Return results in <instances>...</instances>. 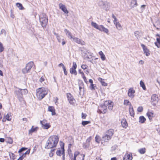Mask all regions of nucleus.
<instances>
[{
    "mask_svg": "<svg viewBox=\"0 0 160 160\" xmlns=\"http://www.w3.org/2000/svg\"><path fill=\"white\" fill-rule=\"evenodd\" d=\"M146 120V118L143 116H140L139 118V122L141 123H143Z\"/></svg>",
    "mask_w": 160,
    "mask_h": 160,
    "instance_id": "obj_33",
    "label": "nucleus"
},
{
    "mask_svg": "<svg viewBox=\"0 0 160 160\" xmlns=\"http://www.w3.org/2000/svg\"><path fill=\"white\" fill-rule=\"evenodd\" d=\"M33 65V63L32 62H29L26 65V67L22 69V72L23 73H26L30 72L31 69Z\"/></svg>",
    "mask_w": 160,
    "mask_h": 160,
    "instance_id": "obj_6",
    "label": "nucleus"
},
{
    "mask_svg": "<svg viewBox=\"0 0 160 160\" xmlns=\"http://www.w3.org/2000/svg\"><path fill=\"white\" fill-rule=\"evenodd\" d=\"M109 103V101H105L103 104H101L98 107V112L100 113H105L107 111V106Z\"/></svg>",
    "mask_w": 160,
    "mask_h": 160,
    "instance_id": "obj_4",
    "label": "nucleus"
},
{
    "mask_svg": "<svg viewBox=\"0 0 160 160\" xmlns=\"http://www.w3.org/2000/svg\"><path fill=\"white\" fill-rule=\"evenodd\" d=\"M77 67L76 63L73 62V65L72 68L70 69V72L72 74H73L75 75H76L77 74V72L76 70Z\"/></svg>",
    "mask_w": 160,
    "mask_h": 160,
    "instance_id": "obj_9",
    "label": "nucleus"
},
{
    "mask_svg": "<svg viewBox=\"0 0 160 160\" xmlns=\"http://www.w3.org/2000/svg\"><path fill=\"white\" fill-rule=\"evenodd\" d=\"M27 149V148H22L19 150V151H18V152L20 153L22 152L23 151L26 150Z\"/></svg>",
    "mask_w": 160,
    "mask_h": 160,
    "instance_id": "obj_52",
    "label": "nucleus"
},
{
    "mask_svg": "<svg viewBox=\"0 0 160 160\" xmlns=\"http://www.w3.org/2000/svg\"><path fill=\"white\" fill-rule=\"evenodd\" d=\"M79 87L80 91V93L82 91L83 92L84 91V83L82 82H80L79 83Z\"/></svg>",
    "mask_w": 160,
    "mask_h": 160,
    "instance_id": "obj_24",
    "label": "nucleus"
},
{
    "mask_svg": "<svg viewBox=\"0 0 160 160\" xmlns=\"http://www.w3.org/2000/svg\"><path fill=\"white\" fill-rule=\"evenodd\" d=\"M130 114L132 117H134V112L132 106H131L129 108Z\"/></svg>",
    "mask_w": 160,
    "mask_h": 160,
    "instance_id": "obj_25",
    "label": "nucleus"
},
{
    "mask_svg": "<svg viewBox=\"0 0 160 160\" xmlns=\"http://www.w3.org/2000/svg\"><path fill=\"white\" fill-rule=\"evenodd\" d=\"M30 149H29L27 150L23 155H24L23 157H25L26 154H29L30 153Z\"/></svg>",
    "mask_w": 160,
    "mask_h": 160,
    "instance_id": "obj_55",
    "label": "nucleus"
},
{
    "mask_svg": "<svg viewBox=\"0 0 160 160\" xmlns=\"http://www.w3.org/2000/svg\"><path fill=\"white\" fill-rule=\"evenodd\" d=\"M99 54L100 55L102 61H104L105 60V56L102 51H100L99 52Z\"/></svg>",
    "mask_w": 160,
    "mask_h": 160,
    "instance_id": "obj_30",
    "label": "nucleus"
},
{
    "mask_svg": "<svg viewBox=\"0 0 160 160\" xmlns=\"http://www.w3.org/2000/svg\"><path fill=\"white\" fill-rule=\"evenodd\" d=\"M91 137L88 138L86 140V142L83 143V147L84 148H88L90 145V142L91 140Z\"/></svg>",
    "mask_w": 160,
    "mask_h": 160,
    "instance_id": "obj_16",
    "label": "nucleus"
},
{
    "mask_svg": "<svg viewBox=\"0 0 160 160\" xmlns=\"http://www.w3.org/2000/svg\"><path fill=\"white\" fill-rule=\"evenodd\" d=\"M9 156L10 157V158L11 159V160H14L16 158L15 155L12 153H10Z\"/></svg>",
    "mask_w": 160,
    "mask_h": 160,
    "instance_id": "obj_41",
    "label": "nucleus"
},
{
    "mask_svg": "<svg viewBox=\"0 0 160 160\" xmlns=\"http://www.w3.org/2000/svg\"><path fill=\"white\" fill-rule=\"evenodd\" d=\"M48 111L52 112V115H55L56 114L55 110L54 108L52 106H49L48 108Z\"/></svg>",
    "mask_w": 160,
    "mask_h": 160,
    "instance_id": "obj_27",
    "label": "nucleus"
},
{
    "mask_svg": "<svg viewBox=\"0 0 160 160\" xmlns=\"http://www.w3.org/2000/svg\"><path fill=\"white\" fill-rule=\"evenodd\" d=\"M16 6L20 10H22L23 9L22 5L19 3H17L16 4Z\"/></svg>",
    "mask_w": 160,
    "mask_h": 160,
    "instance_id": "obj_43",
    "label": "nucleus"
},
{
    "mask_svg": "<svg viewBox=\"0 0 160 160\" xmlns=\"http://www.w3.org/2000/svg\"><path fill=\"white\" fill-rule=\"evenodd\" d=\"M117 29L118 30H121L122 29V27L119 23L118 22L116 25H115Z\"/></svg>",
    "mask_w": 160,
    "mask_h": 160,
    "instance_id": "obj_40",
    "label": "nucleus"
},
{
    "mask_svg": "<svg viewBox=\"0 0 160 160\" xmlns=\"http://www.w3.org/2000/svg\"><path fill=\"white\" fill-rule=\"evenodd\" d=\"M67 98L69 102L71 104L73 105L74 104L75 100L70 93H68L67 94Z\"/></svg>",
    "mask_w": 160,
    "mask_h": 160,
    "instance_id": "obj_11",
    "label": "nucleus"
},
{
    "mask_svg": "<svg viewBox=\"0 0 160 160\" xmlns=\"http://www.w3.org/2000/svg\"><path fill=\"white\" fill-rule=\"evenodd\" d=\"M63 69V70L64 71V73L65 75H67V72L66 70L65 67L64 68H62Z\"/></svg>",
    "mask_w": 160,
    "mask_h": 160,
    "instance_id": "obj_59",
    "label": "nucleus"
},
{
    "mask_svg": "<svg viewBox=\"0 0 160 160\" xmlns=\"http://www.w3.org/2000/svg\"><path fill=\"white\" fill-rule=\"evenodd\" d=\"M137 2L136 0H132L131 2V5L132 7H136L137 6Z\"/></svg>",
    "mask_w": 160,
    "mask_h": 160,
    "instance_id": "obj_36",
    "label": "nucleus"
},
{
    "mask_svg": "<svg viewBox=\"0 0 160 160\" xmlns=\"http://www.w3.org/2000/svg\"><path fill=\"white\" fill-rule=\"evenodd\" d=\"M98 80L100 82L102 85L104 86H106L107 85V84L106 83L103 79H102V78H99L98 79Z\"/></svg>",
    "mask_w": 160,
    "mask_h": 160,
    "instance_id": "obj_32",
    "label": "nucleus"
},
{
    "mask_svg": "<svg viewBox=\"0 0 160 160\" xmlns=\"http://www.w3.org/2000/svg\"><path fill=\"white\" fill-rule=\"evenodd\" d=\"M109 101V103L108 105V108L109 110H111L112 109L113 104V103L111 101Z\"/></svg>",
    "mask_w": 160,
    "mask_h": 160,
    "instance_id": "obj_42",
    "label": "nucleus"
},
{
    "mask_svg": "<svg viewBox=\"0 0 160 160\" xmlns=\"http://www.w3.org/2000/svg\"><path fill=\"white\" fill-rule=\"evenodd\" d=\"M57 38L59 42H61V38L59 35H57Z\"/></svg>",
    "mask_w": 160,
    "mask_h": 160,
    "instance_id": "obj_58",
    "label": "nucleus"
},
{
    "mask_svg": "<svg viewBox=\"0 0 160 160\" xmlns=\"http://www.w3.org/2000/svg\"><path fill=\"white\" fill-rule=\"evenodd\" d=\"M135 93V91L134 90L133 88H131L129 89L128 90V96L130 98H132L134 96V93Z\"/></svg>",
    "mask_w": 160,
    "mask_h": 160,
    "instance_id": "obj_12",
    "label": "nucleus"
},
{
    "mask_svg": "<svg viewBox=\"0 0 160 160\" xmlns=\"http://www.w3.org/2000/svg\"><path fill=\"white\" fill-rule=\"evenodd\" d=\"M94 86V84H91L90 86V88L92 90L95 89Z\"/></svg>",
    "mask_w": 160,
    "mask_h": 160,
    "instance_id": "obj_56",
    "label": "nucleus"
},
{
    "mask_svg": "<svg viewBox=\"0 0 160 160\" xmlns=\"http://www.w3.org/2000/svg\"><path fill=\"white\" fill-rule=\"evenodd\" d=\"M141 46L143 48L144 53L147 56H148L150 55L149 50L143 44H141Z\"/></svg>",
    "mask_w": 160,
    "mask_h": 160,
    "instance_id": "obj_17",
    "label": "nucleus"
},
{
    "mask_svg": "<svg viewBox=\"0 0 160 160\" xmlns=\"http://www.w3.org/2000/svg\"><path fill=\"white\" fill-rule=\"evenodd\" d=\"M157 42H155V44L158 48H159L160 45V37L157 38Z\"/></svg>",
    "mask_w": 160,
    "mask_h": 160,
    "instance_id": "obj_34",
    "label": "nucleus"
},
{
    "mask_svg": "<svg viewBox=\"0 0 160 160\" xmlns=\"http://www.w3.org/2000/svg\"><path fill=\"white\" fill-rule=\"evenodd\" d=\"M28 93V91L26 89L17 88L14 92L15 94L16 95L20 101H22L23 100V95H26Z\"/></svg>",
    "mask_w": 160,
    "mask_h": 160,
    "instance_id": "obj_3",
    "label": "nucleus"
},
{
    "mask_svg": "<svg viewBox=\"0 0 160 160\" xmlns=\"http://www.w3.org/2000/svg\"><path fill=\"white\" fill-rule=\"evenodd\" d=\"M40 22L41 25L43 27H45L48 22V19L45 14L43 13L39 16Z\"/></svg>",
    "mask_w": 160,
    "mask_h": 160,
    "instance_id": "obj_5",
    "label": "nucleus"
},
{
    "mask_svg": "<svg viewBox=\"0 0 160 160\" xmlns=\"http://www.w3.org/2000/svg\"><path fill=\"white\" fill-rule=\"evenodd\" d=\"M124 104L126 105H131V103L128 100H125L124 102Z\"/></svg>",
    "mask_w": 160,
    "mask_h": 160,
    "instance_id": "obj_45",
    "label": "nucleus"
},
{
    "mask_svg": "<svg viewBox=\"0 0 160 160\" xmlns=\"http://www.w3.org/2000/svg\"><path fill=\"white\" fill-rule=\"evenodd\" d=\"M12 142H13V141H12V139L11 138H10V139H9V142H8L10 144H12Z\"/></svg>",
    "mask_w": 160,
    "mask_h": 160,
    "instance_id": "obj_64",
    "label": "nucleus"
},
{
    "mask_svg": "<svg viewBox=\"0 0 160 160\" xmlns=\"http://www.w3.org/2000/svg\"><path fill=\"white\" fill-rule=\"evenodd\" d=\"M59 6L60 9H61L65 13H68L69 12L67 9L65 5L61 3L59 4Z\"/></svg>",
    "mask_w": 160,
    "mask_h": 160,
    "instance_id": "obj_14",
    "label": "nucleus"
},
{
    "mask_svg": "<svg viewBox=\"0 0 160 160\" xmlns=\"http://www.w3.org/2000/svg\"><path fill=\"white\" fill-rule=\"evenodd\" d=\"M154 26L158 30L160 29V21L159 20H157L154 24H153Z\"/></svg>",
    "mask_w": 160,
    "mask_h": 160,
    "instance_id": "obj_23",
    "label": "nucleus"
},
{
    "mask_svg": "<svg viewBox=\"0 0 160 160\" xmlns=\"http://www.w3.org/2000/svg\"><path fill=\"white\" fill-rule=\"evenodd\" d=\"M157 81L159 84V85H160V77H158L157 80Z\"/></svg>",
    "mask_w": 160,
    "mask_h": 160,
    "instance_id": "obj_62",
    "label": "nucleus"
},
{
    "mask_svg": "<svg viewBox=\"0 0 160 160\" xmlns=\"http://www.w3.org/2000/svg\"><path fill=\"white\" fill-rule=\"evenodd\" d=\"M122 125L123 127L126 128L128 126V124L125 120L123 119L121 121Z\"/></svg>",
    "mask_w": 160,
    "mask_h": 160,
    "instance_id": "obj_28",
    "label": "nucleus"
},
{
    "mask_svg": "<svg viewBox=\"0 0 160 160\" xmlns=\"http://www.w3.org/2000/svg\"><path fill=\"white\" fill-rule=\"evenodd\" d=\"M78 71L79 73L81 74L82 76V75H83L84 73L82 71H81L80 69Z\"/></svg>",
    "mask_w": 160,
    "mask_h": 160,
    "instance_id": "obj_63",
    "label": "nucleus"
},
{
    "mask_svg": "<svg viewBox=\"0 0 160 160\" xmlns=\"http://www.w3.org/2000/svg\"><path fill=\"white\" fill-rule=\"evenodd\" d=\"M38 129V127H36L35 128H34L33 126H32L31 128L29 130V133H32V132L37 131Z\"/></svg>",
    "mask_w": 160,
    "mask_h": 160,
    "instance_id": "obj_31",
    "label": "nucleus"
},
{
    "mask_svg": "<svg viewBox=\"0 0 160 160\" xmlns=\"http://www.w3.org/2000/svg\"><path fill=\"white\" fill-rule=\"evenodd\" d=\"M36 95L38 99H42L48 92V88H39L36 90Z\"/></svg>",
    "mask_w": 160,
    "mask_h": 160,
    "instance_id": "obj_2",
    "label": "nucleus"
},
{
    "mask_svg": "<svg viewBox=\"0 0 160 160\" xmlns=\"http://www.w3.org/2000/svg\"><path fill=\"white\" fill-rule=\"evenodd\" d=\"M98 30L99 31L103 32L106 33L108 34V33L109 32V31L108 29L105 28L102 25H99V27H98Z\"/></svg>",
    "mask_w": 160,
    "mask_h": 160,
    "instance_id": "obj_18",
    "label": "nucleus"
},
{
    "mask_svg": "<svg viewBox=\"0 0 160 160\" xmlns=\"http://www.w3.org/2000/svg\"><path fill=\"white\" fill-rule=\"evenodd\" d=\"M23 156H24V155H22L19 158H18V159H19V160H22L24 157H23Z\"/></svg>",
    "mask_w": 160,
    "mask_h": 160,
    "instance_id": "obj_61",
    "label": "nucleus"
},
{
    "mask_svg": "<svg viewBox=\"0 0 160 160\" xmlns=\"http://www.w3.org/2000/svg\"><path fill=\"white\" fill-rule=\"evenodd\" d=\"M147 116L148 117L149 119L151 120L152 119V117L153 115V113L151 112H148L146 114Z\"/></svg>",
    "mask_w": 160,
    "mask_h": 160,
    "instance_id": "obj_29",
    "label": "nucleus"
},
{
    "mask_svg": "<svg viewBox=\"0 0 160 160\" xmlns=\"http://www.w3.org/2000/svg\"><path fill=\"white\" fill-rule=\"evenodd\" d=\"M80 155L79 152H78L76 151L74 152V156L73 157L72 155H71L69 154V155L71 160H77L76 158Z\"/></svg>",
    "mask_w": 160,
    "mask_h": 160,
    "instance_id": "obj_20",
    "label": "nucleus"
},
{
    "mask_svg": "<svg viewBox=\"0 0 160 160\" xmlns=\"http://www.w3.org/2000/svg\"><path fill=\"white\" fill-rule=\"evenodd\" d=\"M45 76H44V75H43V76H42L41 77H40L39 80V82L41 83L43 85H44V84H45L46 83L45 82L46 80L45 79Z\"/></svg>",
    "mask_w": 160,
    "mask_h": 160,
    "instance_id": "obj_22",
    "label": "nucleus"
},
{
    "mask_svg": "<svg viewBox=\"0 0 160 160\" xmlns=\"http://www.w3.org/2000/svg\"><path fill=\"white\" fill-rule=\"evenodd\" d=\"M158 102V97L156 94H153L151 97V102L153 105H155Z\"/></svg>",
    "mask_w": 160,
    "mask_h": 160,
    "instance_id": "obj_10",
    "label": "nucleus"
},
{
    "mask_svg": "<svg viewBox=\"0 0 160 160\" xmlns=\"http://www.w3.org/2000/svg\"><path fill=\"white\" fill-rule=\"evenodd\" d=\"M62 145H61V149L62 151L60 150H57L56 152L57 155L58 156H61V154L62 155V160H65V153H64V143L62 142Z\"/></svg>",
    "mask_w": 160,
    "mask_h": 160,
    "instance_id": "obj_7",
    "label": "nucleus"
},
{
    "mask_svg": "<svg viewBox=\"0 0 160 160\" xmlns=\"http://www.w3.org/2000/svg\"><path fill=\"white\" fill-rule=\"evenodd\" d=\"M111 138L107 135H105L102 137V143L104 145L105 142H108V141L110 140Z\"/></svg>",
    "mask_w": 160,
    "mask_h": 160,
    "instance_id": "obj_13",
    "label": "nucleus"
},
{
    "mask_svg": "<svg viewBox=\"0 0 160 160\" xmlns=\"http://www.w3.org/2000/svg\"><path fill=\"white\" fill-rule=\"evenodd\" d=\"M95 139L96 142H97L98 143H99L100 142V140L99 136H96V137L95 138Z\"/></svg>",
    "mask_w": 160,
    "mask_h": 160,
    "instance_id": "obj_49",
    "label": "nucleus"
},
{
    "mask_svg": "<svg viewBox=\"0 0 160 160\" xmlns=\"http://www.w3.org/2000/svg\"><path fill=\"white\" fill-rule=\"evenodd\" d=\"M135 36L138 39L141 36L140 32L138 31H136L134 32Z\"/></svg>",
    "mask_w": 160,
    "mask_h": 160,
    "instance_id": "obj_39",
    "label": "nucleus"
},
{
    "mask_svg": "<svg viewBox=\"0 0 160 160\" xmlns=\"http://www.w3.org/2000/svg\"><path fill=\"white\" fill-rule=\"evenodd\" d=\"M138 151L140 154H143L146 152V148H140L138 150Z\"/></svg>",
    "mask_w": 160,
    "mask_h": 160,
    "instance_id": "obj_38",
    "label": "nucleus"
},
{
    "mask_svg": "<svg viewBox=\"0 0 160 160\" xmlns=\"http://www.w3.org/2000/svg\"><path fill=\"white\" fill-rule=\"evenodd\" d=\"M4 49L2 43L0 42V52H2Z\"/></svg>",
    "mask_w": 160,
    "mask_h": 160,
    "instance_id": "obj_48",
    "label": "nucleus"
},
{
    "mask_svg": "<svg viewBox=\"0 0 160 160\" xmlns=\"http://www.w3.org/2000/svg\"><path fill=\"white\" fill-rule=\"evenodd\" d=\"M54 150L55 149H51V150L50 152L49 153V155L50 157H51L53 156L54 154Z\"/></svg>",
    "mask_w": 160,
    "mask_h": 160,
    "instance_id": "obj_46",
    "label": "nucleus"
},
{
    "mask_svg": "<svg viewBox=\"0 0 160 160\" xmlns=\"http://www.w3.org/2000/svg\"><path fill=\"white\" fill-rule=\"evenodd\" d=\"M87 115L86 114L83 113V112L82 113V119H85Z\"/></svg>",
    "mask_w": 160,
    "mask_h": 160,
    "instance_id": "obj_53",
    "label": "nucleus"
},
{
    "mask_svg": "<svg viewBox=\"0 0 160 160\" xmlns=\"http://www.w3.org/2000/svg\"><path fill=\"white\" fill-rule=\"evenodd\" d=\"M72 39V41H74L78 44H81L82 45H84L85 44V42L81 40L79 38L73 36Z\"/></svg>",
    "mask_w": 160,
    "mask_h": 160,
    "instance_id": "obj_15",
    "label": "nucleus"
},
{
    "mask_svg": "<svg viewBox=\"0 0 160 160\" xmlns=\"http://www.w3.org/2000/svg\"><path fill=\"white\" fill-rule=\"evenodd\" d=\"M5 117L7 120L10 121L11 120V113H8Z\"/></svg>",
    "mask_w": 160,
    "mask_h": 160,
    "instance_id": "obj_35",
    "label": "nucleus"
},
{
    "mask_svg": "<svg viewBox=\"0 0 160 160\" xmlns=\"http://www.w3.org/2000/svg\"><path fill=\"white\" fill-rule=\"evenodd\" d=\"M90 123V122L89 121H83L82 122V124L83 126H85L88 124H89Z\"/></svg>",
    "mask_w": 160,
    "mask_h": 160,
    "instance_id": "obj_47",
    "label": "nucleus"
},
{
    "mask_svg": "<svg viewBox=\"0 0 160 160\" xmlns=\"http://www.w3.org/2000/svg\"><path fill=\"white\" fill-rule=\"evenodd\" d=\"M88 66L86 65H82L81 66V68L83 69H86L87 68Z\"/></svg>",
    "mask_w": 160,
    "mask_h": 160,
    "instance_id": "obj_54",
    "label": "nucleus"
},
{
    "mask_svg": "<svg viewBox=\"0 0 160 160\" xmlns=\"http://www.w3.org/2000/svg\"><path fill=\"white\" fill-rule=\"evenodd\" d=\"M59 67H62V68H63L65 67V66H64V64L62 63H60L58 65Z\"/></svg>",
    "mask_w": 160,
    "mask_h": 160,
    "instance_id": "obj_60",
    "label": "nucleus"
},
{
    "mask_svg": "<svg viewBox=\"0 0 160 160\" xmlns=\"http://www.w3.org/2000/svg\"><path fill=\"white\" fill-rule=\"evenodd\" d=\"M140 85L144 90L146 89V87L144 83L142 81L140 82Z\"/></svg>",
    "mask_w": 160,
    "mask_h": 160,
    "instance_id": "obj_44",
    "label": "nucleus"
},
{
    "mask_svg": "<svg viewBox=\"0 0 160 160\" xmlns=\"http://www.w3.org/2000/svg\"><path fill=\"white\" fill-rule=\"evenodd\" d=\"M143 108L142 107H139L137 109V111L139 112H142L143 110Z\"/></svg>",
    "mask_w": 160,
    "mask_h": 160,
    "instance_id": "obj_50",
    "label": "nucleus"
},
{
    "mask_svg": "<svg viewBox=\"0 0 160 160\" xmlns=\"http://www.w3.org/2000/svg\"><path fill=\"white\" fill-rule=\"evenodd\" d=\"M82 155H83V160H84V157L85 156V155L83 154H80L79 155L78 157L76 158V159H77L78 158V159H79V160H82L79 158V157H80V156H81Z\"/></svg>",
    "mask_w": 160,
    "mask_h": 160,
    "instance_id": "obj_57",
    "label": "nucleus"
},
{
    "mask_svg": "<svg viewBox=\"0 0 160 160\" xmlns=\"http://www.w3.org/2000/svg\"><path fill=\"white\" fill-rule=\"evenodd\" d=\"M64 31L66 33V35L67 36L68 38L71 39L73 38L72 35L70 32L66 29H65Z\"/></svg>",
    "mask_w": 160,
    "mask_h": 160,
    "instance_id": "obj_21",
    "label": "nucleus"
},
{
    "mask_svg": "<svg viewBox=\"0 0 160 160\" xmlns=\"http://www.w3.org/2000/svg\"><path fill=\"white\" fill-rule=\"evenodd\" d=\"M132 154L126 153L123 157V160H132Z\"/></svg>",
    "mask_w": 160,
    "mask_h": 160,
    "instance_id": "obj_19",
    "label": "nucleus"
},
{
    "mask_svg": "<svg viewBox=\"0 0 160 160\" xmlns=\"http://www.w3.org/2000/svg\"><path fill=\"white\" fill-rule=\"evenodd\" d=\"M4 34L5 36L6 35V31L4 29H2L1 31V33H0V35L1 34Z\"/></svg>",
    "mask_w": 160,
    "mask_h": 160,
    "instance_id": "obj_51",
    "label": "nucleus"
},
{
    "mask_svg": "<svg viewBox=\"0 0 160 160\" xmlns=\"http://www.w3.org/2000/svg\"><path fill=\"white\" fill-rule=\"evenodd\" d=\"M40 123L42 125V128L43 129H47L51 127L49 123H48L47 121L45 119H44L42 121H40Z\"/></svg>",
    "mask_w": 160,
    "mask_h": 160,
    "instance_id": "obj_8",
    "label": "nucleus"
},
{
    "mask_svg": "<svg viewBox=\"0 0 160 160\" xmlns=\"http://www.w3.org/2000/svg\"><path fill=\"white\" fill-rule=\"evenodd\" d=\"M113 134V130L112 129H110L106 133V135H107L108 136L112 138Z\"/></svg>",
    "mask_w": 160,
    "mask_h": 160,
    "instance_id": "obj_26",
    "label": "nucleus"
},
{
    "mask_svg": "<svg viewBox=\"0 0 160 160\" xmlns=\"http://www.w3.org/2000/svg\"><path fill=\"white\" fill-rule=\"evenodd\" d=\"M59 141L58 137L56 135L50 137L46 143L45 148L49 149L56 147Z\"/></svg>",
    "mask_w": 160,
    "mask_h": 160,
    "instance_id": "obj_1",
    "label": "nucleus"
},
{
    "mask_svg": "<svg viewBox=\"0 0 160 160\" xmlns=\"http://www.w3.org/2000/svg\"><path fill=\"white\" fill-rule=\"evenodd\" d=\"M91 25L92 26L94 27V28L97 29H98V27H99V25H98V24H97L96 23L94 22H91Z\"/></svg>",
    "mask_w": 160,
    "mask_h": 160,
    "instance_id": "obj_37",
    "label": "nucleus"
}]
</instances>
